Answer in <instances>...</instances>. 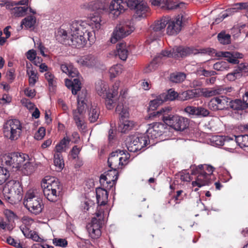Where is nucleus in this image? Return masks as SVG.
Masks as SVG:
<instances>
[{
  "label": "nucleus",
  "mask_w": 248,
  "mask_h": 248,
  "mask_svg": "<svg viewBox=\"0 0 248 248\" xmlns=\"http://www.w3.org/2000/svg\"><path fill=\"white\" fill-rule=\"evenodd\" d=\"M46 135V129L44 127H40L35 134L34 138L37 140H42Z\"/></svg>",
  "instance_id": "5fc2aeb1"
},
{
  "label": "nucleus",
  "mask_w": 248,
  "mask_h": 248,
  "mask_svg": "<svg viewBox=\"0 0 248 248\" xmlns=\"http://www.w3.org/2000/svg\"><path fill=\"white\" fill-rule=\"evenodd\" d=\"M28 9L26 7H16L12 9V14L15 17L24 16Z\"/></svg>",
  "instance_id": "79ce46f5"
},
{
  "label": "nucleus",
  "mask_w": 248,
  "mask_h": 248,
  "mask_svg": "<svg viewBox=\"0 0 248 248\" xmlns=\"http://www.w3.org/2000/svg\"><path fill=\"white\" fill-rule=\"evenodd\" d=\"M54 163L55 165L60 169L63 168L64 164L62 154L55 153L54 155Z\"/></svg>",
  "instance_id": "c03bdc74"
},
{
  "label": "nucleus",
  "mask_w": 248,
  "mask_h": 248,
  "mask_svg": "<svg viewBox=\"0 0 248 248\" xmlns=\"http://www.w3.org/2000/svg\"><path fill=\"white\" fill-rule=\"evenodd\" d=\"M87 101L85 95H78L77 99V108L73 110L74 120L79 130L84 129L83 115L87 107Z\"/></svg>",
  "instance_id": "9b49d317"
},
{
  "label": "nucleus",
  "mask_w": 248,
  "mask_h": 248,
  "mask_svg": "<svg viewBox=\"0 0 248 248\" xmlns=\"http://www.w3.org/2000/svg\"><path fill=\"white\" fill-rule=\"evenodd\" d=\"M53 243L56 246L65 247L67 246V241L65 239L54 238L53 239Z\"/></svg>",
  "instance_id": "864d4df0"
},
{
  "label": "nucleus",
  "mask_w": 248,
  "mask_h": 248,
  "mask_svg": "<svg viewBox=\"0 0 248 248\" xmlns=\"http://www.w3.org/2000/svg\"><path fill=\"white\" fill-rule=\"evenodd\" d=\"M201 74L202 75L204 76V77H211L212 76H215L217 74V72L215 71H213V70L209 71V70H206L204 69L202 70L201 71Z\"/></svg>",
  "instance_id": "0e129e2a"
},
{
  "label": "nucleus",
  "mask_w": 248,
  "mask_h": 248,
  "mask_svg": "<svg viewBox=\"0 0 248 248\" xmlns=\"http://www.w3.org/2000/svg\"><path fill=\"white\" fill-rule=\"evenodd\" d=\"M182 16L178 15L174 19L169 20L167 33L170 35H176L181 30Z\"/></svg>",
  "instance_id": "aec40b11"
},
{
  "label": "nucleus",
  "mask_w": 248,
  "mask_h": 248,
  "mask_svg": "<svg viewBox=\"0 0 248 248\" xmlns=\"http://www.w3.org/2000/svg\"><path fill=\"white\" fill-rule=\"evenodd\" d=\"M97 211L95 213L96 217H93L92 219L90 224L87 226L88 231L93 238L95 239L99 237L101 234V228L105 213L109 210L108 202H97Z\"/></svg>",
  "instance_id": "39448f33"
},
{
  "label": "nucleus",
  "mask_w": 248,
  "mask_h": 248,
  "mask_svg": "<svg viewBox=\"0 0 248 248\" xmlns=\"http://www.w3.org/2000/svg\"><path fill=\"white\" fill-rule=\"evenodd\" d=\"M197 170H199L201 172H203L206 174L209 175V177L212 179L213 177V172L214 171V168L208 165H200L197 167Z\"/></svg>",
  "instance_id": "ea45409f"
},
{
  "label": "nucleus",
  "mask_w": 248,
  "mask_h": 248,
  "mask_svg": "<svg viewBox=\"0 0 248 248\" xmlns=\"http://www.w3.org/2000/svg\"><path fill=\"white\" fill-rule=\"evenodd\" d=\"M36 17L33 16H29L22 19L21 22V26L24 25L25 27L28 29L33 28L36 24Z\"/></svg>",
  "instance_id": "f704fd0d"
},
{
  "label": "nucleus",
  "mask_w": 248,
  "mask_h": 248,
  "mask_svg": "<svg viewBox=\"0 0 248 248\" xmlns=\"http://www.w3.org/2000/svg\"><path fill=\"white\" fill-rule=\"evenodd\" d=\"M44 195L49 202H56V198L59 196L62 186L58 179L49 176H46L41 183Z\"/></svg>",
  "instance_id": "0eeeda50"
},
{
  "label": "nucleus",
  "mask_w": 248,
  "mask_h": 248,
  "mask_svg": "<svg viewBox=\"0 0 248 248\" xmlns=\"http://www.w3.org/2000/svg\"><path fill=\"white\" fill-rule=\"evenodd\" d=\"M15 71L14 69L12 68L9 70L6 73V77L8 80L12 82L15 78L16 75L15 74Z\"/></svg>",
  "instance_id": "680f3d73"
},
{
  "label": "nucleus",
  "mask_w": 248,
  "mask_h": 248,
  "mask_svg": "<svg viewBox=\"0 0 248 248\" xmlns=\"http://www.w3.org/2000/svg\"><path fill=\"white\" fill-rule=\"evenodd\" d=\"M115 111L119 115L118 130L122 133H126V131L131 130L134 124L132 121L127 120L129 116L128 108L124 105L123 102L119 101Z\"/></svg>",
  "instance_id": "1a4fd4ad"
},
{
  "label": "nucleus",
  "mask_w": 248,
  "mask_h": 248,
  "mask_svg": "<svg viewBox=\"0 0 248 248\" xmlns=\"http://www.w3.org/2000/svg\"><path fill=\"white\" fill-rule=\"evenodd\" d=\"M167 129V125L161 123H153L149 124V128L146 134L149 139L154 140L157 139L165 132Z\"/></svg>",
  "instance_id": "a211bd4d"
},
{
  "label": "nucleus",
  "mask_w": 248,
  "mask_h": 248,
  "mask_svg": "<svg viewBox=\"0 0 248 248\" xmlns=\"http://www.w3.org/2000/svg\"><path fill=\"white\" fill-rule=\"evenodd\" d=\"M44 195L42 188H31L27 191L24 197L27 202L34 200L35 202H42Z\"/></svg>",
  "instance_id": "4be33fe9"
},
{
  "label": "nucleus",
  "mask_w": 248,
  "mask_h": 248,
  "mask_svg": "<svg viewBox=\"0 0 248 248\" xmlns=\"http://www.w3.org/2000/svg\"><path fill=\"white\" fill-rule=\"evenodd\" d=\"M12 101V98L7 94H4L2 98L0 99V104L9 103Z\"/></svg>",
  "instance_id": "338daca9"
},
{
  "label": "nucleus",
  "mask_w": 248,
  "mask_h": 248,
  "mask_svg": "<svg viewBox=\"0 0 248 248\" xmlns=\"http://www.w3.org/2000/svg\"><path fill=\"white\" fill-rule=\"evenodd\" d=\"M186 78V75L183 73H178L177 74L171 75L170 76L171 80L175 83H180Z\"/></svg>",
  "instance_id": "8fccbe9b"
},
{
  "label": "nucleus",
  "mask_w": 248,
  "mask_h": 248,
  "mask_svg": "<svg viewBox=\"0 0 248 248\" xmlns=\"http://www.w3.org/2000/svg\"><path fill=\"white\" fill-rule=\"evenodd\" d=\"M134 30L133 23L130 21H126L116 27L110 39V42L112 44L116 43L118 40L130 34Z\"/></svg>",
  "instance_id": "4468645a"
},
{
  "label": "nucleus",
  "mask_w": 248,
  "mask_h": 248,
  "mask_svg": "<svg viewBox=\"0 0 248 248\" xmlns=\"http://www.w3.org/2000/svg\"><path fill=\"white\" fill-rule=\"evenodd\" d=\"M119 86V82L115 83L112 93H109L108 92V85L102 80H98L95 83V90L99 96L105 99V104L108 109H112L116 103Z\"/></svg>",
  "instance_id": "423d86ee"
},
{
  "label": "nucleus",
  "mask_w": 248,
  "mask_h": 248,
  "mask_svg": "<svg viewBox=\"0 0 248 248\" xmlns=\"http://www.w3.org/2000/svg\"><path fill=\"white\" fill-rule=\"evenodd\" d=\"M60 68L62 72L66 74L69 77H78L79 75L77 69L74 67L71 64H68L65 63L61 64Z\"/></svg>",
  "instance_id": "c756f323"
},
{
  "label": "nucleus",
  "mask_w": 248,
  "mask_h": 248,
  "mask_svg": "<svg viewBox=\"0 0 248 248\" xmlns=\"http://www.w3.org/2000/svg\"><path fill=\"white\" fill-rule=\"evenodd\" d=\"M25 207L29 210L30 212L35 214L38 215L40 213L44 207L43 204L41 202H23Z\"/></svg>",
  "instance_id": "2f4dec72"
},
{
  "label": "nucleus",
  "mask_w": 248,
  "mask_h": 248,
  "mask_svg": "<svg viewBox=\"0 0 248 248\" xmlns=\"http://www.w3.org/2000/svg\"><path fill=\"white\" fill-rule=\"evenodd\" d=\"M100 111L96 106H92L89 112V120L91 123L95 122L98 119Z\"/></svg>",
  "instance_id": "e433bc0d"
},
{
  "label": "nucleus",
  "mask_w": 248,
  "mask_h": 248,
  "mask_svg": "<svg viewBox=\"0 0 248 248\" xmlns=\"http://www.w3.org/2000/svg\"><path fill=\"white\" fill-rule=\"evenodd\" d=\"M116 50V55H118L121 60L125 61L128 54V51L126 48V43L122 42L117 44Z\"/></svg>",
  "instance_id": "72a5a7b5"
},
{
  "label": "nucleus",
  "mask_w": 248,
  "mask_h": 248,
  "mask_svg": "<svg viewBox=\"0 0 248 248\" xmlns=\"http://www.w3.org/2000/svg\"><path fill=\"white\" fill-rule=\"evenodd\" d=\"M195 49L192 47H183L182 46H175L170 50H164L155 57L153 61L144 69V73H149L155 71L158 67V64L161 62L163 57H171L179 59L186 57L191 54L194 53Z\"/></svg>",
  "instance_id": "20e7f679"
},
{
  "label": "nucleus",
  "mask_w": 248,
  "mask_h": 248,
  "mask_svg": "<svg viewBox=\"0 0 248 248\" xmlns=\"http://www.w3.org/2000/svg\"><path fill=\"white\" fill-rule=\"evenodd\" d=\"M125 2L123 0H113L109 5L110 13L114 18L117 17L125 11Z\"/></svg>",
  "instance_id": "5701e85b"
},
{
  "label": "nucleus",
  "mask_w": 248,
  "mask_h": 248,
  "mask_svg": "<svg viewBox=\"0 0 248 248\" xmlns=\"http://www.w3.org/2000/svg\"><path fill=\"white\" fill-rule=\"evenodd\" d=\"M3 192L10 195L4 196L5 200H10L15 195H19L22 191V187L19 181L12 180L9 181L3 188Z\"/></svg>",
  "instance_id": "f3484780"
},
{
  "label": "nucleus",
  "mask_w": 248,
  "mask_h": 248,
  "mask_svg": "<svg viewBox=\"0 0 248 248\" xmlns=\"http://www.w3.org/2000/svg\"><path fill=\"white\" fill-rule=\"evenodd\" d=\"M200 96V92L198 89L188 90L179 93V100L186 101Z\"/></svg>",
  "instance_id": "a878e982"
},
{
  "label": "nucleus",
  "mask_w": 248,
  "mask_h": 248,
  "mask_svg": "<svg viewBox=\"0 0 248 248\" xmlns=\"http://www.w3.org/2000/svg\"><path fill=\"white\" fill-rule=\"evenodd\" d=\"M164 102V100L162 98V97H161L160 94L159 95L157 96L155 99L150 101L149 105L150 108L152 110H154Z\"/></svg>",
  "instance_id": "de8ad7c7"
},
{
  "label": "nucleus",
  "mask_w": 248,
  "mask_h": 248,
  "mask_svg": "<svg viewBox=\"0 0 248 248\" xmlns=\"http://www.w3.org/2000/svg\"><path fill=\"white\" fill-rule=\"evenodd\" d=\"M247 68L243 64H240L238 68L234 72L228 73L226 77L227 80L231 81H234L237 78H240L242 76V73L246 72Z\"/></svg>",
  "instance_id": "bb28decb"
},
{
  "label": "nucleus",
  "mask_w": 248,
  "mask_h": 248,
  "mask_svg": "<svg viewBox=\"0 0 248 248\" xmlns=\"http://www.w3.org/2000/svg\"><path fill=\"white\" fill-rule=\"evenodd\" d=\"M218 41L223 45L229 44L231 43V36L229 34L221 32L217 35Z\"/></svg>",
  "instance_id": "49530a36"
},
{
  "label": "nucleus",
  "mask_w": 248,
  "mask_h": 248,
  "mask_svg": "<svg viewBox=\"0 0 248 248\" xmlns=\"http://www.w3.org/2000/svg\"><path fill=\"white\" fill-rule=\"evenodd\" d=\"M141 1V0H127L125 2V5H126L130 9H135Z\"/></svg>",
  "instance_id": "6e6d98bb"
},
{
  "label": "nucleus",
  "mask_w": 248,
  "mask_h": 248,
  "mask_svg": "<svg viewBox=\"0 0 248 248\" xmlns=\"http://www.w3.org/2000/svg\"><path fill=\"white\" fill-rule=\"evenodd\" d=\"M55 37L56 40L61 44L69 45L70 34H68L67 32L64 29L60 28L56 33Z\"/></svg>",
  "instance_id": "cd10ccee"
},
{
  "label": "nucleus",
  "mask_w": 248,
  "mask_h": 248,
  "mask_svg": "<svg viewBox=\"0 0 248 248\" xmlns=\"http://www.w3.org/2000/svg\"><path fill=\"white\" fill-rule=\"evenodd\" d=\"M179 93L178 94L172 89L169 90L166 93L161 94V97H162V98H163L165 102L169 100L172 101L176 98L179 100Z\"/></svg>",
  "instance_id": "c9c22d12"
},
{
  "label": "nucleus",
  "mask_w": 248,
  "mask_h": 248,
  "mask_svg": "<svg viewBox=\"0 0 248 248\" xmlns=\"http://www.w3.org/2000/svg\"><path fill=\"white\" fill-rule=\"evenodd\" d=\"M228 108H230L234 110H243L247 108L246 104H245L243 100L240 99L232 100L229 97L228 100Z\"/></svg>",
  "instance_id": "473e14b6"
},
{
  "label": "nucleus",
  "mask_w": 248,
  "mask_h": 248,
  "mask_svg": "<svg viewBox=\"0 0 248 248\" xmlns=\"http://www.w3.org/2000/svg\"><path fill=\"white\" fill-rule=\"evenodd\" d=\"M150 142V140L146 133L138 134L131 138V141L127 145V149L130 152H137L143 149Z\"/></svg>",
  "instance_id": "ddd939ff"
},
{
  "label": "nucleus",
  "mask_w": 248,
  "mask_h": 248,
  "mask_svg": "<svg viewBox=\"0 0 248 248\" xmlns=\"http://www.w3.org/2000/svg\"><path fill=\"white\" fill-rule=\"evenodd\" d=\"M223 57L226 58L228 62L224 61H220L216 62L213 65V68L217 71H222L229 68V62L236 64L238 62L237 58L238 57L237 54L234 55V53L231 52H222Z\"/></svg>",
  "instance_id": "dca6fc26"
},
{
  "label": "nucleus",
  "mask_w": 248,
  "mask_h": 248,
  "mask_svg": "<svg viewBox=\"0 0 248 248\" xmlns=\"http://www.w3.org/2000/svg\"><path fill=\"white\" fill-rule=\"evenodd\" d=\"M180 179L182 182H189L192 178L189 173L181 172L179 174Z\"/></svg>",
  "instance_id": "052dcab7"
},
{
  "label": "nucleus",
  "mask_w": 248,
  "mask_h": 248,
  "mask_svg": "<svg viewBox=\"0 0 248 248\" xmlns=\"http://www.w3.org/2000/svg\"><path fill=\"white\" fill-rule=\"evenodd\" d=\"M168 18L163 17L159 20H156L151 25V29L153 31L151 32V35L153 36V39H157L158 35L164 30L166 25L168 23Z\"/></svg>",
  "instance_id": "412c9836"
},
{
  "label": "nucleus",
  "mask_w": 248,
  "mask_h": 248,
  "mask_svg": "<svg viewBox=\"0 0 248 248\" xmlns=\"http://www.w3.org/2000/svg\"><path fill=\"white\" fill-rule=\"evenodd\" d=\"M36 55V52L34 49L29 50L26 54L27 58L31 61L34 60V64L37 65Z\"/></svg>",
  "instance_id": "603ef678"
},
{
  "label": "nucleus",
  "mask_w": 248,
  "mask_h": 248,
  "mask_svg": "<svg viewBox=\"0 0 248 248\" xmlns=\"http://www.w3.org/2000/svg\"><path fill=\"white\" fill-rule=\"evenodd\" d=\"M81 148L78 147L77 145H75L73 147L70 151L71 155L73 159H76L78 157V155L79 154Z\"/></svg>",
  "instance_id": "13d9d810"
},
{
  "label": "nucleus",
  "mask_w": 248,
  "mask_h": 248,
  "mask_svg": "<svg viewBox=\"0 0 248 248\" xmlns=\"http://www.w3.org/2000/svg\"><path fill=\"white\" fill-rule=\"evenodd\" d=\"M192 171V174L196 175L195 180L192 182L193 187H201L211 183L212 179L209 177V175L206 174L203 172H201L199 170H197V167L194 168Z\"/></svg>",
  "instance_id": "6ab92c4d"
},
{
  "label": "nucleus",
  "mask_w": 248,
  "mask_h": 248,
  "mask_svg": "<svg viewBox=\"0 0 248 248\" xmlns=\"http://www.w3.org/2000/svg\"><path fill=\"white\" fill-rule=\"evenodd\" d=\"M76 78L73 80L68 79H65V80L66 86L68 88L71 89L72 93L74 95L76 94L81 88L80 80L77 77Z\"/></svg>",
  "instance_id": "c85d7f7f"
},
{
  "label": "nucleus",
  "mask_w": 248,
  "mask_h": 248,
  "mask_svg": "<svg viewBox=\"0 0 248 248\" xmlns=\"http://www.w3.org/2000/svg\"><path fill=\"white\" fill-rule=\"evenodd\" d=\"M210 112L209 111L202 107H197V116L199 117H207L209 115Z\"/></svg>",
  "instance_id": "3c124183"
},
{
  "label": "nucleus",
  "mask_w": 248,
  "mask_h": 248,
  "mask_svg": "<svg viewBox=\"0 0 248 248\" xmlns=\"http://www.w3.org/2000/svg\"><path fill=\"white\" fill-rule=\"evenodd\" d=\"M149 118L153 120H162L167 125L176 131H183L189 126L187 118L172 114L170 107H165L150 114Z\"/></svg>",
  "instance_id": "7ed1b4c3"
},
{
  "label": "nucleus",
  "mask_w": 248,
  "mask_h": 248,
  "mask_svg": "<svg viewBox=\"0 0 248 248\" xmlns=\"http://www.w3.org/2000/svg\"><path fill=\"white\" fill-rule=\"evenodd\" d=\"M2 2H4V5L6 6V8L7 9L11 10L12 11L13 7L14 6L16 5V2L11 0H4L2 1Z\"/></svg>",
  "instance_id": "e2e57ef3"
},
{
  "label": "nucleus",
  "mask_w": 248,
  "mask_h": 248,
  "mask_svg": "<svg viewBox=\"0 0 248 248\" xmlns=\"http://www.w3.org/2000/svg\"><path fill=\"white\" fill-rule=\"evenodd\" d=\"M22 128V124L18 119L7 120L3 126V136L11 141H15L20 138Z\"/></svg>",
  "instance_id": "6e6552de"
},
{
  "label": "nucleus",
  "mask_w": 248,
  "mask_h": 248,
  "mask_svg": "<svg viewBox=\"0 0 248 248\" xmlns=\"http://www.w3.org/2000/svg\"><path fill=\"white\" fill-rule=\"evenodd\" d=\"M27 74L29 76V83L31 86L33 87L38 80L37 73L32 69L27 70Z\"/></svg>",
  "instance_id": "37998d69"
},
{
  "label": "nucleus",
  "mask_w": 248,
  "mask_h": 248,
  "mask_svg": "<svg viewBox=\"0 0 248 248\" xmlns=\"http://www.w3.org/2000/svg\"><path fill=\"white\" fill-rule=\"evenodd\" d=\"M45 78L48 82L49 86H53L54 83V76L50 72H47L45 74Z\"/></svg>",
  "instance_id": "4d7b16f0"
},
{
  "label": "nucleus",
  "mask_w": 248,
  "mask_h": 248,
  "mask_svg": "<svg viewBox=\"0 0 248 248\" xmlns=\"http://www.w3.org/2000/svg\"><path fill=\"white\" fill-rule=\"evenodd\" d=\"M234 90L232 87L217 86L210 89H205L202 92L205 97H209L218 95V96L212 98L208 104V108L212 111L223 110L228 108L229 97Z\"/></svg>",
  "instance_id": "f03ea898"
},
{
  "label": "nucleus",
  "mask_w": 248,
  "mask_h": 248,
  "mask_svg": "<svg viewBox=\"0 0 248 248\" xmlns=\"http://www.w3.org/2000/svg\"><path fill=\"white\" fill-rule=\"evenodd\" d=\"M123 66L121 64H116L112 66L109 70L111 78H115L122 72Z\"/></svg>",
  "instance_id": "a18cd8bd"
},
{
  "label": "nucleus",
  "mask_w": 248,
  "mask_h": 248,
  "mask_svg": "<svg viewBox=\"0 0 248 248\" xmlns=\"http://www.w3.org/2000/svg\"><path fill=\"white\" fill-rule=\"evenodd\" d=\"M101 21V17L97 13H94L91 16L88 21V26L92 27V31H98L101 27L100 22Z\"/></svg>",
  "instance_id": "7c9ffc66"
},
{
  "label": "nucleus",
  "mask_w": 248,
  "mask_h": 248,
  "mask_svg": "<svg viewBox=\"0 0 248 248\" xmlns=\"http://www.w3.org/2000/svg\"><path fill=\"white\" fill-rule=\"evenodd\" d=\"M28 157V156L25 154L13 153L6 157L5 164L9 168L17 170L27 166V164H30Z\"/></svg>",
  "instance_id": "f8f14e48"
},
{
  "label": "nucleus",
  "mask_w": 248,
  "mask_h": 248,
  "mask_svg": "<svg viewBox=\"0 0 248 248\" xmlns=\"http://www.w3.org/2000/svg\"><path fill=\"white\" fill-rule=\"evenodd\" d=\"M118 178V170L111 169L101 175L100 183L103 187L109 189L115 184Z\"/></svg>",
  "instance_id": "2eb2a0df"
},
{
  "label": "nucleus",
  "mask_w": 248,
  "mask_h": 248,
  "mask_svg": "<svg viewBox=\"0 0 248 248\" xmlns=\"http://www.w3.org/2000/svg\"><path fill=\"white\" fill-rule=\"evenodd\" d=\"M185 111L190 115L197 116V107L187 106L185 108Z\"/></svg>",
  "instance_id": "bf43d9fd"
},
{
  "label": "nucleus",
  "mask_w": 248,
  "mask_h": 248,
  "mask_svg": "<svg viewBox=\"0 0 248 248\" xmlns=\"http://www.w3.org/2000/svg\"><path fill=\"white\" fill-rule=\"evenodd\" d=\"M77 62L81 65L91 67L95 65L96 59L93 55H87L80 57L77 60Z\"/></svg>",
  "instance_id": "393cba45"
},
{
  "label": "nucleus",
  "mask_w": 248,
  "mask_h": 248,
  "mask_svg": "<svg viewBox=\"0 0 248 248\" xmlns=\"http://www.w3.org/2000/svg\"><path fill=\"white\" fill-rule=\"evenodd\" d=\"M129 158L130 155L125 150H116L112 152L108 158V167L112 169L118 170L127 163Z\"/></svg>",
  "instance_id": "9d476101"
},
{
  "label": "nucleus",
  "mask_w": 248,
  "mask_h": 248,
  "mask_svg": "<svg viewBox=\"0 0 248 248\" xmlns=\"http://www.w3.org/2000/svg\"><path fill=\"white\" fill-rule=\"evenodd\" d=\"M235 142L241 147H248V135L245 134L244 135H238L235 136Z\"/></svg>",
  "instance_id": "a19ab883"
},
{
  "label": "nucleus",
  "mask_w": 248,
  "mask_h": 248,
  "mask_svg": "<svg viewBox=\"0 0 248 248\" xmlns=\"http://www.w3.org/2000/svg\"><path fill=\"white\" fill-rule=\"evenodd\" d=\"M85 25L87 23L79 21H74L70 27V39L69 46L73 47L81 48L84 47L89 42V45H92L95 41V32L94 31H89Z\"/></svg>",
  "instance_id": "f257e3e1"
},
{
  "label": "nucleus",
  "mask_w": 248,
  "mask_h": 248,
  "mask_svg": "<svg viewBox=\"0 0 248 248\" xmlns=\"http://www.w3.org/2000/svg\"><path fill=\"white\" fill-rule=\"evenodd\" d=\"M70 141L71 139L66 136L62 139L59 143H60L62 146H63V147L68 148V146L69 145Z\"/></svg>",
  "instance_id": "774afa93"
},
{
  "label": "nucleus",
  "mask_w": 248,
  "mask_h": 248,
  "mask_svg": "<svg viewBox=\"0 0 248 248\" xmlns=\"http://www.w3.org/2000/svg\"><path fill=\"white\" fill-rule=\"evenodd\" d=\"M136 17L145 18L150 15V10L147 3L141 0L140 4L135 9Z\"/></svg>",
  "instance_id": "b1692460"
},
{
  "label": "nucleus",
  "mask_w": 248,
  "mask_h": 248,
  "mask_svg": "<svg viewBox=\"0 0 248 248\" xmlns=\"http://www.w3.org/2000/svg\"><path fill=\"white\" fill-rule=\"evenodd\" d=\"M96 197L97 202H107L108 192L104 188H97L96 189Z\"/></svg>",
  "instance_id": "4c0bfd02"
},
{
  "label": "nucleus",
  "mask_w": 248,
  "mask_h": 248,
  "mask_svg": "<svg viewBox=\"0 0 248 248\" xmlns=\"http://www.w3.org/2000/svg\"><path fill=\"white\" fill-rule=\"evenodd\" d=\"M67 149V148L63 147L60 143H58L56 144L54 151L55 153L62 154V152H65Z\"/></svg>",
  "instance_id": "69168bd1"
},
{
  "label": "nucleus",
  "mask_w": 248,
  "mask_h": 248,
  "mask_svg": "<svg viewBox=\"0 0 248 248\" xmlns=\"http://www.w3.org/2000/svg\"><path fill=\"white\" fill-rule=\"evenodd\" d=\"M9 171L7 169L0 167V185L3 184L9 177Z\"/></svg>",
  "instance_id": "09e8293b"
},
{
  "label": "nucleus",
  "mask_w": 248,
  "mask_h": 248,
  "mask_svg": "<svg viewBox=\"0 0 248 248\" xmlns=\"http://www.w3.org/2000/svg\"><path fill=\"white\" fill-rule=\"evenodd\" d=\"M183 6H184V3L183 2L178 3L173 1L164 0V5H162V7L169 10H172L177 8H183Z\"/></svg>",
  "instance_id": "58836bf2"
}]
</instances>
